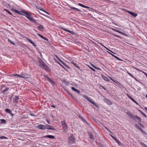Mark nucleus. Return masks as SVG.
<instances>
[{
	"mask_svg": "<svg viewBox=\"0 0 147 147\" xmlns=\"http://www.w3.org/2000/svg\"><path fill=\"white\" fill-rule=\"evenodd\" d=\"M30 115L32 116H35V115H34L33 113H31Z\"/></svg>",
	"mask_w": 147,
	"mask_h": 147,
	"instance_id": "nucleus-50",
	"label": "nucleus"
},
{
	"mask_svg": "<svg viewBox=\"0 0 147 147\" xmlns=\"http://www.w3.org/2000/svg\"><path fill=\"white\" fill-rule=\"evenodd\" d=\"M69 7L72 9H75L76 11H81V10H80V9H78L77 8H76L73 7L72 6H71L70 5L69 6Z\"/></svg>",
	"mask_w": 147,
	"mask_h": 147,
	"instance_id": "nucleus-21",
	"label": "nucleus"
},
{
	"mask_svg": "<svg viewBox=\"0 0 147 147\" xmlns=\"http://www.w3.org/2000/svg\"><path fill=\"white\" fill-rule=\"evenodd\" d=\"M104 101L106 102L109 105H111L112 104V102L110 100H108L107 99H104Z\"/></svg>",
	"mask_w": 147,
	"mask_h": 147,
	"instance_id": "nucleus-14",
	"label": "nucleus"
},
{
	"mask_svg": "<svg viewBox=\"0 0 147 147\" xmlns=\"http://www.w3.org/2000/svg\"><path fill=\"white\" fill-rule=\"evenodd\" d=\"M102 77L103 79L105 81L108 82L109 81V80L106 77L103 76H102Z\"/></svg>",
	"mask_w": 147,
	"mask_h": 147,
	"instance_id": "nucleus-25",
	"label": "nucleus"
},
{
	"mask_svg": "<svg viewBox=\"0 0 147 147\" xmlns=\"http://www.w3.org/2000/svg\"><path fill=\"white\" fill-rule=\"evenodd\" d=\"M69 94H70V95L71 96L73 97V98H74L73 97V96H72V95H71L69 93Z\"/></svg>",
	"mask_w": 147,
	"mask_h": 147,
	"instance_id": "nucleus-61",
	"label": "nucleus"
},
{
	"mask_svg": "<svg viewBox=\"0 0 147 147\" xmlns=\"http://www.w3.org/2000/svg\"><path fill=\"white\" fill-rule=\"evenodd\" d=\"M9 89V88H7L5 90H3L2 91V92H3V93L5 94V92L6 91H7V90H8Z\"/></svg>",
	"mask_w": 147,
	"mask_h": 147,
	"instance_id": "nucleus-31",
	"label": "nucleus"
},
{
	"mask_svg": "<svg viewBox=\"0 0 147 147\" xmlns=\"http://www.w3.org/2000/svg\"><path fill=\"white\" fill-rule=\"evenodd\" d=\"M117 32L119 33H121L122 34H124L122 32L119 31V30H118L117 31Z\"/></svg>",
	"mask_w": 147,
	"mask_h": 147,
	"instance_id": "nucleus-45",
	"label": "nucleus"
},
{
	"mask_svg": "<svg viewBox=\"0 0 147 147\" xmlns=\"http://www.w3.org/2000/svg\"><path fill=\"white\" fill-rule=\"evenodd\" d=\"M141 144L142 145H144V146L145 144L144 143H143V142H141Z\"/></svg>",
	"mask_w": 147,
	"mask_h": 147,
	"instance_id": "nucleus-49",
	"label": "nucleus"
},
{
	"mask_svg": "<svg viewBox=\"0 0 147 147\" xmlns=\"http://www.w3.org/2000/svg\"><path fill=\"white\" fill-rule=\"evenodd\" d=\"M5 111L6 112L10 114L12 117L13 116V114L12 113L11 110L9 109H6Z\"/></svg>",
	"mask_w": 147,
	"mask_h": 147,
	"instance_id": "nucleus-9",
	"label": "nucleus"
},
{
	"mask_svg": "<svg viewBox=\"0 0 147 147\" xmlns=\"http://www.w3.org/2000/svg\"><path fill=\"white\" fill-rule=\"evenodd\" d=\"M61 124L62 125L63 127L64 130H66L68 128V126L67 124L66 123L65 121H61Z\"/></svg>",
	"mask_w": 147,
	"mask_h": 147,
	"instance_id": "nucleus-6",
	"label": "nucleus"
},
{
	"mask_svg": "<svg viewBox=\"0 0 147 147\" xmlns=\"http://www.w3.org/2000/svg\"><path fill=\"white\" fill-rule=\"evenodd\" d=\"M144 109L146 110L147 111V108L145 107Z\"/></svg>",
	"mask_w": 147,
	"mask_h": 147,
	"instance_id": "nucleus-62",
	"label": "nucleus"
},
{
	"mask_svg": "<svg viewBox=\"0 0 147 147\" xmlns=\"http://www.w3.org/2000/svg\"><path fill=\"white\" fill-rule=\"evenodd\" d=\"M46 125L40 124L39 125L38 127L41 129H46Z\"/></svg>",
	"mask_w": 147,
	"mask_h": 147,
	"instance_id": "nucleus-11",
	"label": "nucleus"
},
{
	"mask_svg": "<svg viewBox=\"0 0 147 147\" xmlns=\"http://www.w3.org/2000/svg\"><path fill=\"white\" fill-rule=\"evenodd\" d=\"M124 11H126L128 13V11H128V10H127V9H123Z\"/></svg>",
	"mask_w": 147,
	"mask_h": 147,
	"instance_id": "nucleus-47",
	"label": "nucleus"
},
{
	"mask_svg": "<svg viewBox=\"0 0 147 147\" xmlns=\"http://www.w3.org/2000/svg\"><path fill=\"white\" fill-rule=\"evenodd\" d=\"M37 35H38L39 36H40V37H41V38H42L43 36L42 35H41L40 34H38Z\"/></svg>",
	"mask_w": 147,
	"mask_h": 147,
	"instance_id": "nucleus-43",
	"label": "nucleus"
},
{
	"mask_svg": "<svg viewBox=\"0 0 147 147\" xmlns=\"http://www.w3.org/2000/svg\"><path fill=\"white\" fill-rule=\"evenodd\" d=\"M135 117H134V119H137L138 120L141 121L140 120V118L138 117L137 116H135Z\"/></svg>",
	"mask_w": 147,
	"mask_h": 147,
	"instance_id": "nucleus-29",
	"label": "nucleus"
},
{
	"mask_svg": "<svg viewBox=\"0 0 147 147\" xmlns=\"http://www.w3.org/2000/svg\"><path fill=\"white\" fill-rule=\"evenodd\" d=\"M112 29L113 30H114V31H115V32H117V31H118V30H116V29H114V28H112Z\"/></svg>",
	"mask_w": 147,
	"mask_h": 147,
	"instance_id": "nucleus-48",
	"label": "nucleus"
},
{
	"mask_svg": "<svg viewBox=\"0 0 147 147\" xmlns=\"http://www.w3.org/2000/svg\"><path fill=\"white\" fill-rule=\"evenodd\" d=\"M39 66L42 68L44 69L45 70H47L49 69V67L41 59H40L39 60Z\"/></svg>",
	"mask_w": 147,
	"mask_h": 147,
	"instance_id": "nucleus-3",
	"label": "nucleus"
},
{
	"mask_svg": "<svg viewBox=\"0 0 147 147\" xmlns=\"http://www.w3.org/2000/svg\"><path fill=\"white\" fill-rule=\"evenodd\" d=\"M11 10H12L13 11H14V12H16L18 13L23 15V14H22L21 13H20V11L18 10L13 9H11Z\"/></svg>",
	"mask_w": 147,
	"mask_h": 147,
	"instance_id": "nucleus-23",
	"label": "nucleus"
},
{
	"mask_svg": "<svg viewBox=\"0 0 147 147\" xmlns=\"http://www.w3.org/2000/svg\"><path fill=\"white\" fill-rule=\"evenodd\" d=\"M139 124L140 125V126H141L142 127H144V125H142V124L140 123H139Z\"/></svg>",
	"mask_w": 147,
	"mask_h": 147,
	"instance_id": "nucleus-44",
	"label": "nucleus"
},
{
	"mask_svg": "<svg viewBox=\"0 0 147 147\" xmlns=\"http://www.w3.org/2000/svg\"><path fill=\"white\" fill-rule=\"evenodd\" d=\"M8 138L4 136H0V139H7Z\"/></svg>",
	"mask_w": 147,
	"mask_h": 147,
	"instance_id": "nucleus-32",
	"label": "nucleus"
},
{
	"mask_svg": "<svg viewBox=\"0 0 147 147\" xmlns=\"http://www.w3.org/2000/svg\"><path fill=\"white\" fill-rule=\"evenodd\" d=\"M71 89L74 91L76 92H77L78 93H80V91L78 90L77 89H76L74 87H72L71 88Z\"/></svg>",
	"mask_w": 147,
	"mask_h": 147,
	"instance_id": "nucleus-22",
	"label": "nucleus"
},
{
	"mask_svg": "<svg viewBox=\"0 0 147 147\" xmlns=\"http://www.w3.org/2000/svg\"><path fill=\"white\" fill-rule=\"evenodd\" d=\"M111 137L113 138L114 139V138L115 137H114L112 135H111Z\"/></svg>",
	"mask_w": 147,
	"mask_h": 147,
	"instance_id": "nucleus-57",
	"label": "nucleus"
},
{
	"mask_svg": "<svg viewBox=\"0 0 147 147\" xmlns=\"http://www.w3.org/2000/svg\"><path fill=\"white\" fill-rule=\"evenodd\" d=\"M135 126H136V127L139 130H140L142 132V133H143L145 134H146V132H144L143 130L141 128H140V127H139V126L137 125H136V124L135 125Z\"/></svg>",
	"mask_w": 147,
	"mask_h": 147,
	"instance_id": "nucleus-10",
	"label": "nucleus"
},
{
	"mask_svg": "<svg viewBox=\"0 0 147 147\" xmlns=\"http://www.w3.org/2000/svg\"><path fill=\"white\" fill-rule=\"evenodd\" d=\"M91 65H92V67H93L94 68H95L96 69H97L98 70H100L98 68L96 67L95 66H94V65H93L92 64H91Z\"/></svg>",
	"mask_w": 147,
	"mask_h": 147,
	"instance_id": "nucleus-34",
	"label": "nucleus"
},
{
	"mask_svg": "<svg viewBox=\"0 0 147 147\" xmlns=\"http://www.w3.org/2000/svg\"><path fill=\"white\" fill-rule=\"evenodd\" d=\"M113 35L114 36L116 37H119V36H118V35H116V34H113Z\"/></svg>",
	"mask_w": 147,
	"mask_h": 147,
	"instance_id": "nucleus-42",
	"label": "nucleus"
},
{
	"mask_svg": "<svg viewBox=\"0 0 147 147\" xmlns=\"http://www.w3.org/2000/svg\"><path fill=\"white\" fill-rule=\"evenodd\" d=\"M131 99V98H132L128 94L127 95Z\"/></svg>",
	"mask_w": 147,
	"mask_h": 147,
	"instance_id": "nucleus-53",
	"label": "nucleus"
},
{
	"mask_svg": "<svg viewBox=\"0 0 147 147\" xmlns=\"http://www.w3.org/2000/svg\"><path fill=\"white\" fill-rule=\"evenodd\" d=\"M23 13L25 14V16L31 21L32 22L34 23H36V21L31 17V14L25 11H24Z\"/></svg>",
	"mask_w": 147,
	"mask_h": 147,
	"instance_id": "nucleus-1",
	"label": "nucleus"
},
{
	"mask_svg": "<svg viewBox=\"0 0 147 147\" xmlns=\"http://www.w3.org/2000/svg\"><path fill=\"white\" fill-rule=\"evenodd\" d=\"M127 115L130 118L132 119H134L135 117V116L131 113L129 111H127L126 113Z\"/></svg>",
	"mask_w": 147,
	"mask_h": 147,
	"instance_id": "nucleus-7",
	"label": "nucleus"
},
{
	"mask_svg": "<svg viewBox=\"0 0 147 147\" xmlns=\"http://www.w3.org/2000/svg\"><path fill=\"white\" fill-rule=\"evenodd\" d=\"M47 80L49 81L51 83H54V82L52 81L47 76H45Z\"/></svg>",
	"mask_w": 147,
	"mask_h": 147,
	"instance_id": "nucleus-27",
	"label": "nucleus"
},
{
	"mask_svg": "<svg viewBox=\"0 0 147 147\" xmlns=\"http://www.w3.org/2000/svg\"><path fill=\"white\" fill-rule=\"evenodd\" d=\"M70 63L73 64L76 67H77L79 69L80 68V67L76 65V64L74 62V61H73V60H71L70 61Z\"/></svg>",
	"mask_w": 147,
	"mask_h": 147,
	"instance_id": "nucleus-17",
	"label": "nucleus"
},
{
	"mask_svg": "<svg viewBox=\"0 0 147 147\" xmlns=\"http://www.w3.org/2000/svg\"><path fill=\"white\" fill-rule=\"evenodd\" d=\"M78 5L80 6H81L83 7H84L85 8H87V9H89L90 8L89 7L84 5H83L82 4L80 3H79L78 4Z\"/></svg>",
	"mask_w": 147,
	"mask_h": 147,
	"instance_id": "nucleus-20",
	"label": "nucleus"
},
{
	"mask_svg": "<svg viewBox=\"0 0 147 147\" xmlns=\"http://www.w3.org/2000/svg\"><path fill=\"white\" fill-rule=\"evenodd\" d=\"M51 107H53V108H55V105H52L51 106Z\"/></svg>",
	"mask_w": 147,
	"mask_h": 147,
	"instance_id": "nucleus-52",
	"label": "nucleus"
},
{
	"mask_svg": "<svg viewBox=\"0 0 147 147\" xmlns=\"http://www.w3.org/2000/svg\"><path fill=\"white\" fill-rule=\"evenodd\" d=\"M38 29L40 31H42V30L44 28V26L42 25H40V26L37 27Z\"/></svg>",
	"mask_w": 147,
	"mask_h": 147,
	"instance_id": "nucleus-24",
	"label": "nucleus"
},
{
	"mask_svg": "<svg viewBox=\"0 0 147 147\" xmlns=\"http://www.w3.org/2000/svg\"><path fill=\"white\" fill-rule=\"evenodd\" d=\"M116 59H118V60H121V59H119V58L118 57H116Z\"/></svg>",
	"mask_w": 147,
	"mask_h": 147,
	"instance_id": "nucleus-51",
	"label": "nucleus"
},
{
	"mask_svg": "<svg viewBox=\"0 0 147 147\" xmlns=\"http://www.w3.org/2000/svg\"><path fill=\"white\" fill-rule=\"evenodd\" d=\"M128 12L129 13H130L131 16L134 17H136L137 16V14L136 13H135L133 12L130 11Z\"/></svg>",
	"mask_w": 147,
	"mask_h": 147,
	"instance_id": "nucleus-13",
	"label": "nucleus"
},
{
	"mask_svg": "<svg viewBox=\"0 0 147 147\" xmlns=\"http://www.w3.org/2000/svg\"><path fill=\"white\" fill-rule=\"evenodd\" d=\"M42 38L43 39H44V40H46V41H48V39L46 38H45L43 36Z\"/></svg>",
	"mask_w": 147,
	"mask_h": 147,
	"instance_id": "nucleus-39",
	"label": "nucleus"
},
{
	"mask_svg": "<svg viewBox=\"0 0 147 147\" xmlns=\"http://www.w3.org/2000/svg\"><path fill=\"white\" fill-rule=\"evenodd\" d=\"M89 67L92 70V71H95V70L94 69H93V68H92V67Z\"/></svg>",
	"mask_w": 147,
	"mask_h": 147,
	"instance_id": "nucleus-46",
	"label": "nucleus"
},
{
	"mask_svg": "<svg viewBox=\"0 0 147 147\" xmlns=\"http://www.w3.org/2000/svg\"><path fill=\"white\" fill-rule=\"evenodd\" d=\"M145 147H147V145H145L144 146Z\"/></svg>",
	"mask_w": 147,
	"mask_h": 147,
	"instance_id": "nucleus-63",
	"label": "nucleus"
},
{
	"mask_svg": "<svg viewBox=\"0 0 147 147\" xmlns=\"http://www.w3.org/2000/svg\"><path fill=\"white\" fill-rule=\"evenodd\" d=\"M83 96L84 98L86 99L87 100L93 104L96 107H98V105H97L95 102H94L92 100L90 99L88 97L85 95H83Z\"/></svg>",
	"mask_w": 147,
	"mask_h": 147,
	"instance_id": "nucleus-5",
	"label": "nucleus"
},
{
	"mask_svg": "<svg viewBox=\"0 0 147 147\" xmlns=\"http://www.w3.org/2000/svg\"><path fill=\"white\" fill-rule=\"evenodd\" d=\"M76 141V139L71 134L68 138V142L70 145H72L75 143Z\"/></svg>",
	"mask_w": 147,
	"mask_h": 147,
	"instance_id": "nucleus-4",
	"label": "nucleus"
},
{
	"mask_svg": "<svg viewBox=\"0 0 147 147\" xmlns=\"http://www.w3.org/2000/svg\"><path fill=\"white\" fill-rule=\"evenodd\" d=\"M115 141L117 143H118V142L119 141L117 140H117H115Z\"/></svg>",
	"mask_w": 147,
	"mask_h": 147,
	"instance_id": "nucleus-58",
	"label": "nucleus"
},
{
	"mask_svg": "<svg viewBox=\"0 0 147 147\" xmlns=\"http://www.w3.org/2000/svg\"><path fill=\"white\" fill-rule=\"evenodd\" d=\"M79 117L85 123H87L86 120L84 119V118L81 115H79Z\"/></svg>",
	"mask_w": 147,
	"mask_h": 147,
	"instance_id": "nucleus-26",
	"label": "nucleus"
},
{
	"mask_svg": "<svg viewBox=\"0 0 147 147\" xmlns=\"http://www.w3.org/2000/svg\"><path fill=\"white\" fill-rule=\"evenodd\" d=\"M115 141L117 143H118V142L119 141L117 140H117H115Z\"/></svg>",
	"mask_w": 147,
	"mask_h": 147,
	"instance_id": "nucleus-59",
	"label": "nucleus"
},
{
	"mask_svg": "<svg viewBox=\"0 0 147 147\" xmlns=\"http://www.w3.org/2000/svg\"><path fill=\"white\" fill-rule=\"evenodd\" d=\"M143 73L145 74L146 76L147 77V74L146 72H143Z\"/></svg>",
	"mask_w": 147,
	"mask_h": 147,
	"instance_id": "nucleus-54",
	"label": "nucleus"
},
{
	"mask_svg": "<svg viewBox=\"0 0 147 147\" xmlns=\"http://www.w3.org/2000/svg\"><path fill=\"white\" fill-rule=\"evenodd\" d=\"M138 70V71H140L141 72H142V73H143V72H143V71H142V70Z\"/></svg>",
	"mask_w": 147,
	"mask_h": 147,
	"instance_id": "nucleus-56",
	"label": "nucleus"
},
{
	"mask_svg": "<svg viewBox=\"0 0 147 147\" xmlns=\"http://www.w3.org/2000/svg\"><path fill=\"white\" fill-rule=\"evenodd\" d=\"M19 99V97L18 96H15L13 98V102L18 103V100Z\"/></svg>",
	"mask_w": 147,
	"mask_h": 147,
	"instance_id": "nucleus-8",
	"label": "nucleus"
},
{
	"mask_svg": "<svg viewBox=\"0 0 147 147\" xmlns=\"http://www.w3.org/2000/svg\"><path fill=\"white\" fill-rule=\"evenodd\" d=\"M37 8L38 9H40V10L44 12H45V13H48L43 8L41 7H38Z\"/></svg>",
	"mask_w": 147,
	"mask_h": 147,
	"instance_id": "nucleus-28",
	"label": "nucleus"
},
{
	"mask_svg": "<svg viewBox=\"0 0 147 147\" xmlns=\"http://www.w3.org/2000/svg\"><path fill=\"white\" fill-rule=\"evenodd\" d=\"M114 140L115 141L116 140H117V138L116 137H115L114 139Z\"/></svg>",
	"mask_w": 147,
	"mask_h": 147,
	"instance_id": "nucleus-55",
	"label": "nucleus"
},
{
	"mask_svg": "<svg viewBox=\"0 0 147 147\" xmlns=\"http://www.w3.org/2000/svg\"><path fill=\"white\" fill-rule=\"evenodd\" d=\"M1 123H4L6 122V121L4 119H1L0 120Z\"/></svg>",
	"mask_w": 147,
	"mask_h": 147,
	"instance_id": "nucleus-30",
	"label": "nucleus"
},
{
	"mask_svg": "<svg viewBox=\"0 0 147 147\" xmlns=\"http://www.w3.org/2000/svg\"><path fill=\"white\" fill-rule=\"evenodd\" d=\"M56 57L62 63H63V64H64V65L65 64H64V62L62 61L60 59L57 57V56H56Z\"/></svg>",
	"mask_w": 147,
	"mask_h": 147,
	"instance_id": "nucleus-36",
	"label": "nucleus"
},
{
	"mask_svg": "<svg viewBox=\"0 0 147 147\" xmlns=\"http://www.w3.org/2000/svg\"><path fill=\"white\" fill-rule=\"evenodd\" d=\"M118 144H119L120 146H121L122 145V144L119 141L118 142Z\"/></svg>",
	"mask_w": 147,
	"mask_h": 147,
	"instance_id": "nucleus-40",
	"label": "nucleus"
},
{
	"mask_svg": "<svg viewBox=\"0 0 147 147\" xmlns=\"http://www.w3.org/2000/svg\"><path fill=\"white\" fill-rule=\"evenodd\" d=\"M102 46H103V47H104L106 49H107V47H105L104 46V45H102Z\"/></svg>",
	"mask_w": 147,
	"mask_h": 147,
	"instance_id": "nucleus-60",
	"label": "nucleus"
},
{
	"mask_svg": "<svg viewBox=\"0 0 147 147\" xmlns=\"http://www.w3.org/2000/svg\"><path fill=\"white\" fill-rule=\"evenodd\" d=\"M62 29L65 31H67V32L71 34H74V32H73V31H70V30H68L67 29H65V28H62Z\"/></svg>",
	"mask_w": 147,
	"mask_h": 147,
	"instance_id": "nucleus-16",
	"label": "nucleus"
},
{
	"mask_svg": "<svg viewBox=\"0 0 147 147\" xmlns=\"http://www.w3.org/2000/svg\"><path fill=\"white\" fill-rule=\"evenodd\" d=\"M131 100L134 102L135 103H136L137 104H138V103L137 102L135 101L133 98H131Z\"/></svg>",
	"mask_w": 147,
	"mask_h": 147,
	"instance_id": "nucleus-37",
	"label": "nucleus"
},
{
	"mask_svg": "<svg viewBox=\"0 0 147 147\" xmlns=\"http://www.w3.org/2000/svg\"><path fill=\"white\" fill-rule=\"evenodd\" d=\"M9 42L11 44L13 45H15V43H14V42H13L11 40H9V39H8V40Z\"/></svg>",
	"mask_w": 147,
	"mask_h": 147,
	"instance_id": "nucleus-33",
	"label": "nucleus"
},
{
	"mask_svg": "<svg viewBox=\"0 0 147 147\" xmlns=\"http://www.w3.org/2000/svg\"><path fill=\"white\" fill-rule=\"evenodd\" d=\"M46 129H52L53 130H55V129L53 127L49 125H46Z\"/></svg>",
	"mask_w": 147,
	"mask_h": 147,
	"instance_id": "nucleus-12",
	"label": "nucleus"
},
{
	"mask_svg": "<svg viewBox=\"0 0 147 147\" xmlns=\"http://www.w3.org/2000/svg\"><path fill=\"white\" fill-rule=\"evenodd\" d=\"M127 73L130 76H131V77H133V76L128 71L127 72Z\"/></svg>",
	"mask_w": 147,
	"mask_h": 147,
	"instance_id": "nucleus-41",
	"label": "nucleus"
},
{
	"mask_svg": "<svg viewBox=\"0 0 147 147\" xmlns=\"http://www.w3.org/2000/svg\"><path fill=\"white\" fill-rule=\"evenodd\" d=\"M88 133L89 134V135L90 138L91 139H92V140L94 139V136L93 135H92V133H90V132H89Z\"/></svg>",
	"mask_w": 147,
	"mask_h": 147,
	"instance_id": "nucleus-19",
	"label": "nucleus"
},
{
	"mask_svg": "<svg viewBox=\"0 0 147 147\" xmlns=\"http://www.w3.org/2000/svg\"><path fill=\"white\" fill-rule=\"evenodd\" d=\"M5 11H6L9 14L11 15L12 13H11L9 10H7V9H5Z\"/></svg>",
	"mask_w": 147,
	"mask_h": 147,
	"instance_id": "nucleus-35",
	"label": "nucleus"
},
{
	"mask_svg": "<svg viewBox=\"0 0 147 147\" xmlns=\"http://www.w3.org/2000/svg\"><path fill=\"white\" fill-rule=\"evenodd\" d=\"M10 76L11 77L14 76L16 77H18L24 78H28L30 77V75L26 73H23L20 75L18 74H16L14 75H11Z\"/></svg>",
	"mask_w": 147,
	"mask_h": 147,
	"instance_id": "nucleus-2",
	"label": "nucleus"
},
{
	"mask_svg": "<svg viewBox=\"0 0 147 147\" xmlns=\"http://www.w3.org/2000/svg\"><path fill=\"white\" fill-rule=\"evenodd\" d=\"M105 128L109 131V132H110L112 134L114 135V134L110 131L109 129H108L107 128V127H105Z\"/></svg>",
	"mask_w": 147,
	"mask_h": 147,
	"instance_id": "nucleus-38",
	"label": "nucleus"
},
{
	"mask_svg": "<svg viewBox=\"0 0 147 147\" xmlns=\"http://www.w3.org/2000/svg\"><path fill=\"white\" fill-rule=\"evenodd\" d=\"M27 40H28V42H30L31 44H32L33 45H34L35 46H36V45H35V44L34 43V42H33L31 40L28 38Z\"/></svg>",
	"mask_w": 147,
	"mask_h": 147,
	"instance_id": "nucleus-18",
	"label": "nucleus"
},
{
	"mask_svg": "<svg viewBox=\"0 0 147 147\" xmlns=\"http://www.w3.org/2000/svg\"><path fill=\"white\" fill-rule=\"evenodd\" d=\"M111 55H112L114 57V56H115V55H113V54H112Z\"/></svg>",
	"mask_w": 147,
	"mask_h": 147,
	"instance_id": "nucleus-64",
	"label": "nucleus"
},
{
	"mask_svg": "<svg viewBox=\"0 0 147 147\" xmlns=\"http://www.w3.org/2000/svg\"><path fill=\"white\" fill-rule=\"evenodd\" d=\"M44 138H50L54 139L55 138V136H53L51 135H48L44 137Z\"/></svg>",
	"mask_w": 147,
	"mask_h": 147,
	"instance_id": "nucleus-15",
	"label": "nucleus"
}]
</instances>
